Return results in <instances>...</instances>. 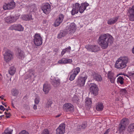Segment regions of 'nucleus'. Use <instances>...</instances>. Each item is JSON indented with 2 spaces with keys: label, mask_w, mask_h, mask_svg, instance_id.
Returning a JSON list of instances; mask_svg holds the SVG:
<instances>
[{
  "label": "nucleus",
  "mask_w": 134,
  "mask_h": 134,
  "mask_svg": "<svg viewBox=\"0 0 134 134\" xmlns=\"http://www.w3.org/2000/svg\"><path fill=\"white\" fill-rule=\"evenodd\" d=\"M67 51V48H65V49H63L61 53V54L62 55H63Z\"/></svg>",
  "instance_id": "de8ad7c7"
},
{
  "label": "nucleus",
  "mask_w": 134,
  "mask_h": 134,
  "mask_svg": "<svg viewBox=\"0 0 134 134\" xmlns=\"http://www.w3.org/2000/svg\"><path fill=\"white\" fill-rule=\"evenodd\" d=\"M108 79L114 77V74L111 71H109L108 74Z\"/></svg>",
  "instance_id": "a19ab883"
},
{
  "label": "nucleus",
  "mask_w": 134,
  "mask_h": 134,
  "mask_svg": "<svg viewBox=\"0 0 134 134\" xmlns=\"http://www.w3.org/2000/svg\"><path fill=\"white\" fill-rule=\"evenodd\" d=\"M19 134H29V133L27 132L24 130L22 131L21 132H20Z\"/></svg>",
  "instance_id": "09e8293b"
},
{
  "label": "nucleus",
  "mask_w": 134,
  "mask_h": 134,
  "mask_svg": "<svg viewBox=\"0 0 134 134\" xmlns=\"http://www.w3.org/2000/svg\"><path fill=\"white\" fill-rule=\"evenodd\" d=\"M74 23L70 24L69 26H66V30L67 32L69 33H74L76 29V26Z\"/></svg>",
  "instance_id": "9d476101"
},
{
  "label": "nucleus",
  "mask_w": 134,
  "mask_h": 134,
  "mask_svg": "<svg viewBox=\"0 0 134 134\" xmlns=\"http://www.w3.org/2000/svg\"><path fill=\"white\" fill-rule=\"evenodd\" d=\"M46 22H47V20H46L45 19L43 20L42 23L43 24H45L46 23Z\"/></svg>",
  "instance_id": "6e6d98bb"
},
{
  "label": "nucleus",
  "mask_w": 134,
  "mask_h": 134,
  "mask_svg": "<svg viewBox=\"0 0 134 134\" xmlns=\"http://www.w3.org/2000/svg\"><path fill=\"white\" fill-rule=\"evenodd\" d=\"M40 101V99L38 98H36L35 100V104L36 105L38 104Z\"/></svg>",
  "instance_id": "c03bdc74"
},
{
  "label": "nucleus",
  "mask_w": 134,
  "mask_h": 134,
  "mask_svg": "<svg viewBox=\"0 0 134 134\" xmlns=\"http://www.w3.org/2000/svg\"><path fill=\"white\" fill-rule=\"evenodd\" d=\"M0 113H1V114L2 113V112H0Z\"/></svg>",
  "instance_id": "774afa93"
},
{
  "label": "nucleus",
  "mask_w": 134,
  "mask_h": 134,
  "mask_svg": "<svg viewBox=\"0 0 134 134\" xmlns=\"http://www.w3.org/2000/svg\"><path fill=\"white\" fill-rule=\"evenodd\" d=\"M63 109L64 111L66 112H72L74 109V107L70 103H66L64 105Z\"/></svg>",
  "instance_id": "0eeeda50"
},
{
  "label": "nucleus",
  "mask_w": 134,
  "mask_h": 134,
  "mask_svg": "<svg viewBox=\"0 0 134 134\" xmlns=\"http://www.w3.org/2000/svg\"><path fill=\"white\" fill-rule=\"evenodd\" d=\"M87 79V77L79 76L78 77L76 82V84L79 87H82L85 85L86 80Z\"/></svg>",
  "instance_id": "7ed1b4c3"
},
{
  "label": "nucleus",
  "mask_w": 134,
  "mask_h": 134,
  "mask_svg": "<svg viewBox=\"0 0 134 134\" xmlns=\"http://www.w3.org/2000/svg\"><path fill=\"white\" fill-rule=\"evenodd\" d=\"M31 77V76L30 75L29 76H28V77L27 78H26V79H27L28 78H30Z\"/></svg>",
  "instance_id": "e2e57ef3"
},
{
  "label": "nucleus",
  "mask_w": 134,
  "mask_h": 134,
  "mask_svg": "<svg viewBox=\"0 0 134 134\" xmlns=\"http://www.w3.org/2000/svg\"><path fill=\"white\" fill-rule=\"evenodd\" d=\"M80 5V4L77 3H75V5H73V9L71 12L72 15H74L75 14H77L78 13Z\"/></svg>",
  "instance_id": "f3484780"
},
{
  "label": "nucleus",
  "mask_w": 134,
  "mask_h": 134,
  "mask_svg": "<svg viewBox=\"0 0 134 134\" xmlns=\"http://www.w3.org/2000/svg\"><path fill=\"white\" fill-rule=\"evenodd\" d=\"M9 29L12 30H15L19 31H23L24 30L23 27L21 25L18 24L11 26L9 27Z\"/></svg>",
  "instance_id": "9b49d317"
},
{
  "label": "nucleus",
  "mask_w": 134,
  "mask_h": 134,
  "mask_svg": "<svg viewBox=\"0 0 134 134\" xmlns=\"http://www.w3.org/2000/svg\"><path fill=\"white\" fill-rule=\"evenodd\" d=\"M67 48V50L68 49L70 50L71 49V47L70 46H69L68 48Z\"/></svg>",
  "instance_id": "680f3d73"
},
{
  "label": "nucleus",
  "mask_w": 134,
  "mask_h": 134,
  "mask_svg": "<svg viewBox=\"0 0 134 134\" xmlns=\"http://www.w3.org/2000/svg\"><path fill=\"white\" fill-rule=\"evenodd\" d=\"M65 124H60L56 130L57 134H63L65 131Z\"/></svg>",
  "instance_id": "f8f14e48"
},
{
  "label": "nucleus",
  "mask_w": 134,
  "mask_h": 134,
  "mask_svg": "<svg viewBox=\"0 0 134 134\" xmlns=\"http://www.w3.org/2000/svg\"><path fill=\"white\" fill-rule=\"evenodd\" d=\"M2 119V118L1 117V116H0V120Z\"/></svg>",
  "instance_id": "69168bd1"
},
{
  "label": "nucleus",
  "mask_w": 134,
  "mask_h": 134,
  "mask_svg": "<svg viewBox=\"0 0 134 134\" xmlns=\"http://www.w3.org/2000/svg\"><path fill=\"white\" fill-rule=\"evenodd\" d=\"M78 100V98L77 97H74L72 99V101L74 103H76Z\"/></svg>",
  "instance_id": "37998d69"
},
{
  "label": "nucleus",
  "mask_w": 134,
  "mask_h": 134,
  "mask_svg": "<svg viewBox=\"0 0 134 134\" xmlns=\"http://www.w3.org/2000/svg\"><path fill=\"white\" fill-rule=\"evenodd\" d=\"M22 19L24 20H29L32 19L31 15H24L22 16Z\"/></svg>",
  "instance_id": "bb28decb"
},
{
  "label": "nucleus",
  "mask_w": 134,
  "mask_h": 134,
  "mask_svg": "<svg viewBox=\"0 0 134 134\" xmlns=\"http://www.w3.org/2000/svg\"><path fill=\"white\" fill-rule=\"evenodd\" d=\"M103 109V104L100 103H98V105L96 107V109L98 111L102 110Z\"/></svg>",
  "instance_id": "7c9ffc66"
},
{
  "label": "nucleus",
  "mask_w": 134,
  "mask_h": 134,
  "mask_svg": "<svg viewBox=\"0 0 134 134\" xmlns=\"http://www.w3.org/2000/svg\"><path fill=\"white\" fill-rule=\"evenodd\" d=\"M60 116V115H58L56 116V118L58 117H59Z\"/></svg>",
  "instance_id": "0e129e2a"
},
{
  "label": "nucleus",
  "mask_w": 134,
  "mask_h": 134,
  "mask_svg": "<svg viewBox=\"0 0 134 134\" xmlns=\"http://www.w3.org/2000/svg\"><path fill=\"white\" fill-rule=\"evenodd\" d=\"M72 62V59L67 58H63L61 60H59L58 63L59 64H67L71 63Z\"/></svg>",
  "instance_id": "412c9836"
},
{
  "label": "nucleus",
  "mask_w": 134,
  "mask_h": 134,
  "mask_svg": "<svg viewBox=\"0 0 134 134\" xmlns=\"http://www.w3.org/2000/svg\"><path fill=\"white\" fill-rule=\"evenodd\" d=\"M114 39L110 34L107 33L101 35L98 40V43L101 48L104 49L107 48L109 45L113 43Z\"/></svg>",
  "instance_id": "f257e3e1"
},
{
  "label": "nucleus",
  "mask_w": 134,
  "mask_h": 134,
  "mask_svg": "<svg viewBox=\"0 0 134 134\" xmlns=\"http://www.w3.org/2000/svg\"><path fill=\"white\" fill-rule=\"evenodd\" d=\"M52 101L50 100L48 101L46 104L45 106L47 108H49L51 106V104H52Z\"/></svg>",
  "instance_id": "4c0bfd02"
},
{
  "label": "nucleus",
  "mask_w": 134,
  "mask_h": 134,
  "mask_svg": "<svg viewBox=\"0 0 134 134\" xmlns=\"http://www.w3.org/2000/svg\"><path fill=\"white\" fill-rule=\"evenodd\" d=\"M87 125V122H83L81 125L79 126V128L78 129V131H80L81 129H84L86 127Z\"/></svg>",
  "instance_id": "c756f323"
},
{
  "label": "nucleus",
  "mask_w": 134,
  "mask_h": 134,
  "mask_svg": "<svg viewBox=\"0 0 134 134\" xmlns=\"http://www.w3.org/2000/svg\"><path fill=\"white\" fill-rule=\"evenodd\" d=\"M85 103L86 106H87L89 108L91 107L92 101L91 98L88 97L86 98L85 99Z\"/></svg>",
  "instance_id": "b1692460"
},
{
  "label": "nucleus",
  "mask_w": 134,
  "mask_h": 134,
  "mask_svg": "<svg viewBox=\"0 0 134 134\" xmlns=\"http://www.w3.org/2000/svg\"><path fill=\"white\" fill-rule=\"evenodd\" d=\"M15 68L14 66H11L9 70V73L10 75H12L15 74Z\"/></svg>",
  "instance_id": "cd10ccee"
},
{
  "label": "nucleus",
  "mask_w": 134,
  "mask_h": 134,
  "mask_svg": "<svg viewBox=\"0 0 134 134\" xmlns=\"http://www.w3.org/2000/svg\"><path fill=\"white\" fill-rule=\"evenodd\" d=\"M124 79L122 77L119 76L117 79V82L118 83H120L121 85L124 84Z\"/></svg>",
  "instance_id": "473e14b6"
},
{
  "label": "nucleus",
  "mask_w": 134,
  "mask_h": 134,
  "mask_svg": "<svg viewBox=\"0 0 134 134\" xmlns=\"http://www.w3.org/2000/svg\"><path fill=\"white\" fill-rule=\"evenodd\" d=\"M129 19L130 21H134V5L129 8L128 10Z\"/></svg>",
  "instance_id": "2eb2a0df"
},
{
  "label": "nucleus",
  "mask_w": 134,
  "mask_h": 134,
  "mask_svg": "<svg viewBox=\"0 0 134 134\" xmlns=\"http://www.w3.org/2000/svg\"><path fill=\"white\" fill-rule=\"evenodd\" d=\"M51 6L48 3H47L42 7L41 9L43 12L46 14H48L51 10Z\"/></svg>",
  "instance_id": "ddd939ff"
},
{
  "label": "nucleus",
  "mask_w": 134,
  "mask_h": 134,
  "mask_svg": "<svg viewBox=\"0 0 134 134\" xmlns=\"http://www.w3.org/2000/svg\"><path fill=\"white\" fill-rule=\"evenodd\" d=\"M0 109L1 110H3V111H4L5 110V109L4 107L3 106L1 105L0 106Z\"/></svg>",
  "instance_id": "3c124183"
},
{
  "label": "nucleus",
  "mask_w": 134,
  "mask_h": 134,
  "mask_svg": "<svg viewBox=\"0 0 134 134\" xmlns=\"http://www.w3.org/2000/svg\"><path fill=\"white\" fill-rule=\"evenodd\" d=\"M16 55L18 58L22 59L25 57V54L21 49L18 48L16 52Z\"/></svg>",
  "instance_id": "4468645a"
},
{
  "label": "nucleus",
  "mask_w": 134,
  "mask_h": 134,
  "mask_svg": "<svg viewBox=\"0 0 134 134\" xmlns=\"http://www.w3.org/2000/svg\"><path fill=\"white\" fill-rule=\"evenodd\" d=\"M119 18V16L115 17L109 19L108 21V24L111 25L115 23L118 21Z\"/></svg>",
  "instance_id": "5701e85b"
},
{
  "label": "nucleus",
  "mask_w": 134,
  "mask_h": 134,
  "mask_svg": "<svg viewBox=\"0 0 134 134\" xmlns=\"http://www.w3.org/2000/svg\"><path fill=\"white\" fill-rule=\"evenodd\" d=\"M3 56L4 60L6 63H8L13 58L12 52L9 51H5Z\"/></svg>",
  "instance_id": "39448f33"
},
{
  "label": "nucleus",
  "mask_w": 134,
  "mask_h": 134,
  "mask_svg": "<svg viewBox=\"0 0 134 134\" xmlns=\"http://www.w3.org/2000/svg\"><path fill=\"white\" fill-rule=\"evenodd\" d=\"M15 6V3L14 1H12L8 4H5L3 6V8L5 10H10L14 9Z\"/></svg>",
  "instance_id": "1a4fd4ad"
},
{
  "label": "nucleus",
  "mask_w": 134,
  "mask_h": 134,
  "mask_svg": "<svg viewBox=\"0 0 134 134\" xmlns=\"http://www.w3.org/2000/svg\"><path fill=\"white\" fill-rule=\"evenodd\" d=\"M132 53L134 54V46L132 48Z\"/></svg>",
  "instance_id": "bf43d9fd"
},
{
  "label": "nucleus",
  "mask_w": 134,
  "mask_h": 134,
  "mask_svg": "<svg viewBox=\"0 0 134 134\" xmlns=\"http://www.w3.org/2000/svg\"><path fill=\"white\" fill-rule=\"evenodd\" d=\"M18 18L17 16H8L6 18L5 21L7 23H11L15 21Z\"/></svg>",
  "instance_id": "6ab92c4d"
},
{
  "label": "nucleus",
  "mask_w": 134,
  "mask_h": 134,
  "mask_svg": "<svg viewBox=\"0 0 134 134\" xmlns=\"http://www.w3.org/2000/svg\"><path fill=\"white\" fill-rule=\"evenodd\" d=\"M64 15L63 14H60L58 16V18L57 19H58L60 21L62 22L64 19Z\"/></svg>",
  "instance_id": "ea45409f"
},
{
  "label": "nucleus",
  "mask_w": 134,
  "mask_h": 134,
  "mask_svg": "<svg viewBox=\"0 0 134 134\" xmlns=\"http://www.w3.org/2000/svg\"><path fill=\"white\" fill-rule=\"evenodd\" d=\"M85 48L88 51L92 52H97L99 50V47L96 45H87Z\"/></svg>",
  "instance_id": "dca6fc26"
},
{
  "label": "nucleus",
  "mask_w": 134,
  "mask_h": 134,
  "mask_svg": "<svg viewBox=\"0 0 134 134\" xmlns=\"http://www.w3.org/2000/svg\"><path fill=\"white\" fill-rule=\"evenodd\" d=\"M80 68L79 67H77L73 69L70 73L69 80L71 81L74 80L76 76L80 72Z\"/></svg>",
  "instance_id": "20e7f679"
},
{
  "label": "nucleus",
  "mask_w": 134,
  "mask_h": 134,
  "mask_svg": "<svg viewBox=\"0 0 134 134\" xmlns=\"http://www.w3.org/2000/svg\"><path fill=\"white\" fill-rule=\"evenodd\" d=\"M109 80L112 83H114L115 79V77H113L109 79Z\"/></svg>",
  "instance_id": "49530a36"
},
{
  "label": "nucleus",
  "mask_w": 134,
  "mask_h": 134,
  "mask_svg": "<svg viewBox=\"0 0 134 134\" xmlns=\"http://www.w3.org/2000/svg\"><path fill=\"white\" fill-rule=\"evenodd\" d=\"M10 116H9V115H8V116L6 115L5 116L7 118H9L10 117Z\"/></svg>",
  "instance_id": "052dcab7"
},
{
  "label": "nucleus",
  "mask_w": 134,
  "mask_h": 134,
  "mask_svg": "<svg viewBox=\"0 0 134 134\" xmlns=\"http://www.w3.org/2000/svg\"><path fill=\"white\" fill-rule=\"evenodd\" d=\"M37 106L36 105V104H35L33 107L34 109L36 110L37 109Z\"/></svg>",
  "instance_id": "5fc2aeb1"
},
{
  "label": "nucleus",
  "mask_w": 134,
  "mask_h": 134,
  "mask_svg": "<svg viewBox=\"0 0 134 134\" xmlns=\"http://www.w3.org/2000/svg\"><path fill=\"white\" fill-rule=\"evenodd\" d=\"M3 97H4V96H2L0 97V98H1V99H3Z\"/></svg>",
  "instance_id": "4d7b16f0"
},
{
  "label": "nucleus",
  "mask_w": 134,
  "mask_h": 134,
  "mask_svg": "<svg viewBox=\"0 0 134 134\" xmlns=\"http://www.w3.org/2000/svg\"><path fill=\"white\" fill-rule=\"evenodd\" d=\"M129 60L127 56L120 57L116 61L115 67L118 69H122L126 67Z\"/></svg>",
  "instance_id": "f03ea898"
},
{
  "label": "nucleus",
  "mask_w": 134,
  "mask_h": 134,
  "mask_svg": "<svg viewBox=\"0 0 134 134\" xmlns=\"http://www.w3.org/2000/svg\"><path fill=\"white\" fill-rule=\"evenodd\" d=\"M110 129H108L103 134H108L110 132Z\"/></svg>",
  "instance_id": "8fccbe9b"
},
{
  "label": "nucleus",
  "mask_w": 134,
  "mask_h": 134,
  "mask_svg": "<svg viewBox=\"0 0 134 134\" xmlns=\"http://www.w3.org/2000/svg\"><path fill=\"white\" fill-rule=\"evenodd\" d=\"M120 93L121 94L124 95L127 93V91L125 88L121 89L120 91Z\"/></svg>",
  "instance_id": "58836bf2"
},
{
  "label": "nucleus",
  "mask_w": 134,
  "mask_h": 134,
  "mask_svg": "<svg viewBox=\"0 0 134 134\" xmlns=\"http://www.w3.org/2000/svg\"><path fill=\"white\" fill-rule=\"evenodd\" d=\"M4 116V115H2L1 116V117L2 118V117H3V116Z\"/></svg>",
  "instance_id": "338daca9"
},
{
  "label": "nucleus",
  "mask_w": 134,
  "mask_h": 134,
  "mask_svg": "<svg viewBox=\"0 0 134 134\" xmlns=\"http://www.w3.org/2000/svg\"><path fill=\"white\" fill-rule=\"evenodd\" d=\"M65 32L63 31H60L59 33L58 34V37L59 38H61L62 37L65 36Z\"/></svg>",
  "instance_id": "72a5a7b5"
},
{
  "label": "nucleus",
  "mask_w": 134,
  "mask_h": 134,
  "mask_svg": "<svg viewBox=\"0 0 134 134\" xmlns=\"http://www.w3.org/2000/svg\"><path fill=\"white\" fill-rule=\"evenodd\" d=\"M126 76L130 78H132L134 79V71L132 72H129V74Z\"/></svg>",
  "instance_id": "f704fd0d"
},
{
  "label": "nucleus",
  "mask_w": 134,
  "mask_h": 134,
  "mask_svg": "<svg viewBox=\"0 0 134 134\" xmlns=\"http://www.w3.org/2000/svg\"><path fill=\"white\" fill-rule=\"evenodd\" d=\"M127 130L130 133L134 131V123H131L129 125Z\"/></svg>",
  "instance_id": "393cba45"
},
{
  "label": "nucleus",
  "mask_w": 134,
  "mask_h": 134,
  "mask_svg": "<svg viewBox=\"0 0 134 134\" xmlns=\"http://www.w3.org/2000/svg\"><path fill=\"white\" fill-rule=\"evenodd\" d=\"M8 129V128H7V129L5 130L4 133H3V134H12L13 130H9Z\"/></svg>",
  "instance_id": "e433bc0d"
},
{
  "label": "nucleus",
  "mask_w": 134,
  "mask_h": 134,
  "mask_svg": "<svg viewBox=\"0 0 134 134\" xmlns=\"http://www.w3.org/2000/svg\"><path fill=\"white\" fill-rule=\"evenodd\" d=\"M2 104L4 105L5 107H7V105L4 102H2Z\"/></svg>",
  "instance_id": "864d4df0"
},
{
  "label": "nucleus",
  "mask_w": 134,
  "mask_h": 134,
  "mask_svg": "<svg viewBox=\"0 0 134 134\" xmlns=\"http://www.w3.org/2000/svg\"><path fill=\"white\" fill-rule=\"evenodd\" d=\"M12 93L13 96H15L17 95L19 93L18 91L15 89H13L12 91Z\"/></svg>",
  "instance_id": "c9c22d12"
},
{
  "label": "nucleus",
  "mask_w": 134,
  "mask_h": 134,
  "mask_svg": "<svg viewBox=\"0 0 134 134\" xmlns=\"http://www.w3.org/2000/svg\"><path fill=\"white\" fill-rule=\"evenodd\" d=\"M126 126L120 124L119 126V130L120 132H122L125 130Z\"/></svg>",
  "instance_id": "2f4dec72"
},
{
  "label": "nucleus",
  "mask_w": 134,
  "mask_h": 134,
  "mask_svg": "<svg viewBox=\"0 0 134 134\" xmlns=\"http://www.w3.org/2000/svg\"><path fill=\"white\" fill-rule=\"evenodd\" d=\"M52 84L53 85L54 87H57L59 85V80H54L52 81Z\"/></svg>",
  "instance_id": "c85d7f7f"
},
{
  "label": "nucleus",
  "mask_w": 134,
  "mask_h": 134,
  "mask_svg": "<svg viewBox=\"0 0 134 134\" xmlns=\"http://www.w3.org/2000/svg\"><path fill=\"white\" fill-rule=\"evenodd\" d=\"M51 88V86L49 84L45 83L43 85V90L45 94L47 93Z\"/></svg>",
  "instance_id": "4be33fe9"
},
{
  "label": "nucleus",
  "mask_w": 134,
  "mask_h": 134,
  "mask_svg": "<svg viewBox=\"0 0 134 134\" xmlns=\"http://www.w3.org/2000/svg\"><path fill=\"white\" fill-rule=\"evenodd\" d=\"M129 123V121L128 119L124 118L121 120V122L120 124L126 126Z\"/></svg>",
  "instance_id": "a878e982"
},
{
  "label": "nucleus",
  "mask_w": 134,
  "mask_h": 134,
  "mask_svg": "<svg viewBox=\"0 0 134 134\" xmlns=\"http://www.w3.org/2000/svg\"><path fill=\"white\" fill-rule=\"evenodd\" d=\"M4 114L5 115H9V116H10L11 115V114L10 113H7V112H5L4 113Z\"/></svg>",
  "instance_id": "603ef678"
},
{
  "label": "nucleus",
  "mask_w": 134,
  "mask_h": 134,
  "mask_svg": "<svg viewBox=\"0 0 134 134\" xmlns=\"http://www.w3.org/2000/svg\"><path fill=\"white\" fill-rule=\"evenodd\" d=\"M62 22H60V20L57 19L56 20L55 22V24L56 26H58Z\"/></svg>",
  "instance_id": "79ce46f5"
},
{
  "label": "nucleus",
  "mask_w": 134,
  "mask_h": 134,
  "mask_svg": "<svg viewBox=\"0 0 134 134\" xmlns=\"http://www.w3.org/2000/svg\"><path fill=\"white\" fill-rule=\"evenodd\" d=\"M90 92L93 93L94 96L98 94V88L97 86L94 83H91L90 85Z\"/></svg>",
  "instance_id": "6e6552de"
},
{
  "label": "nucleus",
  "mask_w": 134,
  "mask_h": 134,
  "mask_svg": "<svg viewBox=\"0 0 134 134\" xmlns=\"http://www.w3.org/2000/svg\"><path fill=\"white\" fill-rule=\"evenodd\" d=\"M43 134H49V131L48 129H46L43 130Z\"/></svg>",
  "instance_id": "a18cd8bd"
},
{
  "label": "nucleus",
  "mask_w": 134,
  "mask_h": 134,
  "mask_svg": "<svg viewBox=\"0 0 134 134\" xmlns=\"http://www.w3.org/2000/svg\"><path fill=\"white\" fill-rule=\"evenodd\" d=\"M89 5V4L85 2L81 4L79 9V11L81 13H82L86 9L87 6Z\"/></svg>",
  "instance_id": "aec40b11"
},
{
  "label": "nucleus",
  "mask_w": 134,
  "mask_h": 134,
  "mask_svg": "<svg viewBox=\"0 0 134 134\" xmlns=\"http://www.w3.org/2000/svg\"><path fill=\"white\" fill-rule=\"evenodd\" d=\"M11 110L10 109H9V107H8V109H5V110H6V111H8V110Z\"/></svg>",
  "instance_id": "13d9d810"
},
{
  "label": "nucleus",
  "mask_w": 134,
  "mask_h": 134,
  "mask_svg": "<svg viewBox=\"0 0 134 134\" xmlns=\"http://www.w3.org/2000/svg\"><path fill=\"white\" fill-rule=\"evenodd\" d=\"M34 42L36 46H39L42 44V38L40 35L39 34H35L34 39Z\"/></svg>",
  "instance_id": "423d86ee"
},
{
  "label": "nucleus",
  "mask_w": 134,
  "mask_h": 134,
  "mask_svg": "<svg viewBox=\"0 0 134 134\" xmlns=\"http://www.w3.org/2000/svg\"><path fill=\"white\" fill-rule=\"evenodd\" d=\"M92 77L94 80L98 82H101L102 80L101 76L95 72H94L92 74Z\"/></svg>",
  "instance_id": "a211bd4d"
}]
</instances>
